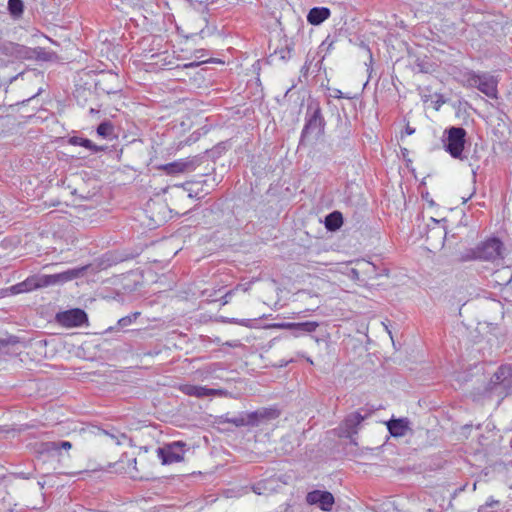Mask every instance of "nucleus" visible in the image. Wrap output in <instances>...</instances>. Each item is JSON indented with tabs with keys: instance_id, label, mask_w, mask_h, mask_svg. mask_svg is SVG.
<instances>
[{
	"instance_id": "41",
	"label": "nucleus",
	"mask_w": 512,
	"mask_h": 512,
	"mask_svg": "<svg viewBox=\"0 0 512 512\" xmlns=\"http://www.w3.org/2000/svg\"><path fill=\"white\" fill-rule=\"evenodd\" d=\"M351 275L353 278L359 279V270H357L355 268L351 269Z\"/></svg>"
},
{
	"instance_id": "3",
	"label": "nucleus",
	"mask_w": 512,
	"mask_h": 512,
	"mask_svg": "<svg viewBox=\"0 0 512 512\" xmlns=\"http://www.w3.org/2000/svg\"><path fill=\"white\" fill-rule=\"evenodd\" d=\"M326 121L322 114L320 104L316 101H312L308 104L305 125L301 132L300 144H305L311 135H314L316 139L324 135Z\"/></svg>"
},
{
	"instance_id": "11",
	"label": "nucleus",
	"mask_w": 512,
	"mask_h": 512,
	"mask_svg": "<svg viewBox=\"0 0 512 512\" xmlns=\"http://www.w3.org/2000/svg\"><path fill=\"white\" fill-rule=\"evenodd\" d=\"M306 502L309 505H317L323 511H331L335 499L329 491L313 490L307 493Z\"/></svg>"
},
{
	"instance_id": "40",
	"label": "nucleus",
	"mask_w": 512,
	"mask_h": 512,
	"mask_svg": "<svg viewBox=\"0 0 512 512\" xmlns=\"http://www.w3.org/2000/svg\"><path fill=\"white\" fill-rule=\"evenodd\" d=\"M414 132H415V129H414V128L410 127L409 125H407V126H406V128H405V133H406L407 135H412V134H414Z\"/></svg>"
},
{
	"instance_id": "4",
	"label": "nucleus",
	"mask_w": 512,
	"mask_h": 512,
	"mask_svg": "<svg viewBox=\"0 0 512 512\" xmlns=\"http://www.w3.org/2000/svg\"><path fill=\"white\" fill-rule=\"evenodd\" d=\"M504 245L499 238L492 237L480 242L475 248L471 249L466 257L468 260H481L495 262L502 260Z\"/></svg>"
},
{
	"instance_id": "13",
	"label": "nucleus",
	"mask_w": 512,
	"mask_h": 512,
	"mask_svg": "<svg viewBox=\"0 0 512 512\" xmlns=\"http://www.w3.org/2000/svg\"><path fill=\"white\" fill-rule=\"evenodd\" d=\"M1 51L7 56H14L19 58L29 57L30 50L28 47L14 43V42H3L0 45Z\"/></svg>"
},
{
	"instance_id": "33",
	"label": "nucleus",
	"mask_w": 512,
	"mask_h": 512,
	"mask_svg": "<svg viewBox=\"0 0 512 512\" xmlns=\"http://www.w3.org/2000/svg\"><path fill=\"white\" fill-rule=\"evenodd\" d=\"M220 365H221L220 363H214V364H211V365L207 366L205 368L206 378L209 375L214 374L218 369H220Z\"/></svg>"
},
{
	"instance_id": "39",
	"label": "nucleus",
	"mask_w": 512,
	"mask_h": 512,
	"mask_svg": "<svg viewBox=\"0 0 512 512\" xmlns=\"http://www.w3.org/2000/svg\"><path fill=\"white\" fill-rule=\"evenodd\" d=\"M252 490L254 493L258 494V495H261L262 494V487H261V484H256L252 487Z\"/></svg>"
},
{
	"instance_id": "10",
	"label": "nucleus",
	"mask_w": 512,
	"mask_h": 512,
	"mask_svg": "<svg viewBox=\"0 0 512 512\" xmlns=\"http://www.w3.org/2000/svg\"><path fill=\"white\" fill-rule=\"evenodd\" d=\"M200 162L201 158L198 156H193L167 163L161 166V169L169 175H175L179 173L194 171L200 165Z\"/></svg>"
},
{
	"instance_id": "23",
	"label": "nucleus",
	"mask_w": 512,
	"mask_h": 512,
	"mask_svg": "<svg viewBox=\"0 0 512 512\" xmlns=\"http://www.w3.org/2000/svg\"><path fill=\"white\" fill-rule=\"evenodd\" d=\"M38 452L41 453V454H47V455H50V456H54L55 454H59L58 453V447H57V441L42 442L39 445Z\"/></svg>"
},
{
	"instance_id": "34",
	"label": "nucleus",
	"mask_w": 512,
	"mask_h": 512,
	"mask_svg": "<svg viewBox=\"0 0 512 512\" xmlns=\"http://www.w3.org/2000/svg\"><path fill=\"white\" fill-rule=\"evenodd\" d=\"M58 453L61 449L70 450L72 448V443L69 441H57Z\"/></svg>"
},
{
	"instance_id": "2",
	"label": "nucleus",
	"mask_w": 512,
	"mask_h": 512,
	"mask_svg": "<svg viewBox=\"0 0 512 512\" xmlns=\"http://www.w3.org/2000/svg\"><path fill=\"white\" fill-rule=\"evenodd\" d=\"M485 394L498 398V404L512 394V365H501L488 383Z\"/></svg>"
},
{
	"instance_id": "12",
	"label": "nucleus",
	"mask_w": 512,
	"mask_h": 512,
	"mask_svg": "<svg viewBox=\"0 0 512 512\" xmlns=\"http://www.w3.org/2000/svg\"><path fill=\"white\" fill-rule=\"evenodd\" d=\"M179 390L187 396L196 398H205L209 396L219 395L221 393V391L217 389H211L204 386L192 384L180 385Z\"/></svg>"
},
{
	"instance_id": "6",
	"label": "nucleus",
	"mask_w": 512,
	"mask_h": 512,
	"mask_svg": "<svg viewBox=\"0 0 512 512\" xmlns=\"http://www.w3.org/2000/svg\"><path fill=\"white\" fill-rule=\"evenodd\" d=\"M466 136L467 132L463 127L452 126L447 128L442 139L445 151L455 159H462Z\"/></svg>"
},
{
	"instance_id": "16",
	"label": "nucleus",
	"mask_w": 512,
	"mask_h": 512,
	"mask_svg": "<svg viewBox=\"0 0 512 512\" xmlns=\"http://www.w3.org/2000/svg\"><path fill=\"white\" fill-rule=\"evenodd\" d=\"M319 327V323L316 321H305V322H292V334L298 337L304 333H312Z\"/></svg>"
},
{
	"instance_id": "14",
	"label": "nucleus",
	"mask_w": 512,
	"mask_h": 512,
	"mask_svg": "<svg viewBox=\"0 0 512 512\" xmlns=\"http://www.w3.org/2000/svg\"><path fill=\"white\" fill-rule=\"evenodd\" d=\"M389 433L393 437H402L409 429V421L407 418L390 419L387 423Z\"/></svg>"
},
{
	"instance_id": "26",
	"label": "nucleus",
	"mask_w": 512,
	"mask_h": 512,
	"mask_svg": "<svg viewBox=\"0 0 512 512\" xmlns=\"http://www.w3.org/2000/svg\"><path fill=\"white\" fill-rule=\"evenodd\" d=\"M103 432H104V434L109 436L112 440H114L117 445H121L125 441L131 442V439L125 433H121L116 430H113L112 432L104 430Z\"/></svg>"
},
{
	"instance_id": "15",
	"label": "nucleus",
	"mask_w": 512,
	"mask_h": 512,
	"mask_svg": "<svg viewBox=\"0 0 512 512\" xmlns=\"http://www.w3.org/2000/svg\"><path fill=\"white\" fill-rule=\"evenodd\" d=\"M331 15V11L327 7H314L310 9L307 15V21L311 25H320Z\"/></svg>"
},
{
	"instance_id": "36",
	"label": "nucleus",
	"mask_w": 512,
	"mask_h": 512,
	"mask_svg": "<svg viewBox=\"0 0 512 512\" xmlns=\"http://www.w3.org/2000/svg\"><path fill=\"white\" fill-rule=\"evenodd\" d=\"M272 327L277 328V329L290 330V328H292V322L276 323V324H273Z\"/></svg>"
},
{
	"instance_id": "43",
	"label": "nucleus",
	"mask_w": 512,
	"mask_h": 512,
	"mask_svg": "<svg viewBox=\"0 0 512 512\" xmlns=\"http://www.w3.org/2000/svg\"><path fill=\"white\" fill-rule=\"evenodd\" d=\"M89 113L90 114L98 113V110H96L94 108H90Z\"/></svg>"
},
{
	"instance_id": "37",
	"label": "nucleus",
	"mask_w": 512,
	"mask_h": 512,
	"mask_svg": "<svg viewBox=\"0 0 512 512\" xmlns=\"http://www.w3.org/2000/svg\"><path fill=\"white\" fill-rule=\"evenodd\" d=\"M234 293V290H230L228 291L222 298H221V301H222V304L225 305L229 302L231 296L233 295Z\"/></svg>"
},
{
	"instance_id": "8",
	"label": "nucleus",
	"mask_w": 512,
	"mask_h": 512,
	"mask_svg": "<svg viewBox=\"0 0 512 512\" xmlns=\"http://www.w3.org/2000/svg\"><path fill=\"white\" fill-rule=\"evenodd\" d=\"M186 443L175 441L157 448V455L163 465H170L184 460Z\"/></svg>"
},
{
	"instance_id": "9",
	"label": "nucleus",
	"mask_w": 512,
	"mask_h": 512,
	"mask_svg": "<svg viewBox=\"0 0 512 512\" xmlns=\"http://www.w3.org/2000/svg\"><path fill=\"white\" fill-rule=\"evenodd\" d=\"M55 321L66 328L81 327L88 324V315L84 310L74 308L58 312L55 315Z\"/></svg>"
},
{
	"instance_id": "28",
	"label": "nucleus",
	"mask_w": 512,
	"mask_h": 512,
	"mask_svg": "<svg viewBox=\"0 0 512 512\" xmlns=\"http://www.w3.org/2000/svg\"><path fill=\"white\" fill-rule=\"evenodd\" d=\"M362 272L369 278L379 277V274L376 272V266L370 262H364L362 264Z\"/></svg>"
},
{
	"instance_id": "1",
	"label": "nucleus",
	"mask_w": 512,
	"mask_h": 512,
	"mask_svg": "<svg viewBox=\"0 0 512 512\" xmlns=\"http://www.w3.org/2000/svg\"><path fill=\"white\" fill-rule=\"evenodd\" d=\"M87 266L78 268L68 269L61 273L46 275V274H35L27 277L24 280L25 286L28 292L36 289L45 288L57 284H63L72 281L80 276H83L87 270Z\"/></svg>"
},
{
	"instance_id": "38",
	"label": "nucleus",
	"mask_w": 512,
	"mask_h": 512,
	"mask_svg": "<svg viewBox=\"0 0 512 512\" xmlns=\"http://www.w3.org/2000/svg\"><path fill=\"white\" fill-rule=\"evenodd\" d=\"M210 60H206V62H209ZM202 63H205V61H202V62H190L188 64H185L184 65V68H194V67H198L200 64Z\"/></svg>"
},
{
	"instance_id": "24",
	"label": "nucleus",
	"mask_w": 512,
	"mask_h": 512,
	"mask_svg": "<svg viewBox=\"0 0 512 512\" xmlns=\"http://www.w3.org/2000/svg\"><path fill=\"white\" fill-rule=\"evenodd\" d=\"M261 422L265 420H274L280 416V411L276 408H261L258 409Z\"/></svg>"
},
{
	"instance_id": "31",
	"label": "nucleus",
	"mask_w": 512,
	"mask_h": 512,
	"mask_svg": "<svg viewBox=\"0 0 512 512\" xmlns=\"http://www.w3.org/2000/svg\"><path fill=\"white\" fill-rule=\"evenodd\" d=\"M415 66L421 73H428L430 71L429 64L422 60L417 59Z\"/></svg>"
},
{
	"instance_id": "7",
	"label": "nucleus",
	"mask_w": 512,
	"mask_h": 512,
	"mask_svg": "<svg viewBox=\"0 0 512 512\" xmlns=\"http://www.w3.org/2000/svg\"><path fill=\"white\" fill-rule=\"evenodd\" d=\"M372 414V410L361 408L359 411L352 412L347 415L340 426V436L349 438L351 442L353 441V436L358 433V427L366 418H368Z\"/></svg>"
},
{
	"instance_id": "22",
	"label": "nucleus",
	"mask_w": 512,
	"mask_h": 512,
	"mask_svg": "<svg viewBox=\"0 0 512 512\" xmlns=\"http://www.w3.org/2000/svg\"><path fill=\"white\" fill-rule=\"evenodd\" d=\"M8 11L14 18H19L24 12V3L22 0H8Z\"/></svg>"
},
{
	"instance_id": "32",
	"label": "nucleus",
	"mask_w": 512,
	"mask_h": 512,
	"mask_svg": "<svg viewBox=\"0 0 512 512\" xmlns=\"http://www.w3.org/2000/svg\"><path fill=\"white\" fill-rule=\"evenodd\" d=\"M228 422H230L236 426H246L247 425L245 416L234 417L232 419H229Z\"/></svg>"
},
{
	"instance_id": "27",
	"label": "nucleus",
	"mask_w": 512,
	"mask_h": 512,
	"mask_svg": "<svg viewBox=\"0 0 512 512\" xmlns=\"http://www.w3.org/2000/svg\"><path fill=\"white\" fill-rule=\"evenodd\" d=\"M19 342V337L14 335H10L6 338H0V351H3L8 346H14Z\"/></svg>"
},
{
	"instance_id": "29",
	"label": "nucleus",
	"mask_w": 512,
	"mask_h": 512,
	"mask_svg": "<svg viewBox=\"0 0 512 512\" xmlns=\"http://www.w3.org/2000/svg\"><path fill=\"white\" fill-rule=\"evenodd\" d=\"M245 418H246L247 426H257L261 423V419H260L258 410L248 413L245 416Z\"/></svg>"
},
{
	"instance_id": "17",
	"label": "nucleus",
	"mask_w": 512,
	"mask_h": 512,
	"mask_svg": "<svg viewBox=\"0 0 512 512\" xmlns=\"http://www.w3.org/2000/svg\"><path fill=\"white\" fill-rule=\"evenodd\" d=\"M68 142L71 145L82 146V147H84L86 149H89L93 153L102 152V151H104L106 149V147H104V146H98V145L94 144L88 138H83V137H79V136H72V137H70Z\"/></svg>"
},
{
	"instance_id": "30",
	"label": "nucleus",
	"mask_w": 512,
	"mask_h": 512,
	"mask_svg": "<svg viewBox=\"0 0 512 512\" xmlns=\"http://www.w3.org/2000/svg\"><path fill=\"white\" fill-rule=\"evenodd\" d=\"M11 292L13 294H20V293H25V292H28L27 291V288L25 286V283L24 281L20 282V283H17L15 285H13L11 288H10Z\"/></svg>"
},
{
	"instance_id": "5",
	"label": "nucleus",
	"mask_w": 512,
	"mask_h": 512,
	"mask_svg": "<svg viewBox=\"0 0 512 512\" xmlns=\"http://www.w3.org/2000/svg\"><path fill=\"white\" fill-rule=\"evenodd\" d=\"M464 77L468 87L477 88L489 98H498V80L495 76L488 73L468 71L464 74Z\"/></svg>"
},
{
	"instance_id": "21",
	"label": "nucleus",
	"mask_w": 512,
	"mask_h": 512,
	"mask_svg": "<svg viewBox=\"0 0 512 512\" xmlns=\"http://www.w3.org/2000/svg\"><path fill=\"white\" fill-rule=\"evenodd\" d=\"M114 130V125L111 121L105 120L98 125L96 132L98 136L104 139H112L114 137Z\"/></svg>"
},
{
	"instance_id": "25",
	"label": "nucleus",
	"mask_w": 512,
	"mask_h": 512,
	"mask_svg": "<svg viewBox=\"0 0 512 512\" xmlns=\"http://www.w3.org/2000/svg\"><path fill=\"white\" fill-rule=\"evenodd\" d=\"M29 50H30V53L28 54L29 55L28 58H36L38 60H43V61H47L50 59V53L47 52L42 47H36L33 49L29 48Z\"/></svg>"
},
{
	"instance_id": "20",
	"label": "nucleus",
	"mask_w": 512,
	"mask_h": 512,
	"mask_svg": "<svg viewBox=\"0 0 512 512\" xmlns=\"http://www.w3.org/2000/svg\"><path fill=\"white\" fill-rule=\"evenodd\" d=\"M139 316H140V312H133L127 316H124L118 320L115 327H110L109 329H107V332L124 329V328L130 326L132 323H134Z\"/></svg>"
},
{
	"instance_id": "42",
	"label": "nucleus",
	"mask_w": 512,
	"mask_h": 512,
	"mask_svg": "<svg viewBox=\"0 0 512 512\" xmlns=\"http://www.w3.org/2000/svg\"><path fill=\"white\" fill-rule=\"evenodd\" d=\"M204 52L205 51L203 49L196 51V53L199 54V56H198L199 58L204 56Z\"/></svg>"
},
{
	"instance_id": "35",
	"label": "nucleus",
	"mask_w": 512,
	"mask_h": 512,
	"mask_svg": "<svg viewBox=\"0 0 512 512\" xmlns=\"http://www.w3.org/2000/svg\"><path fill=\"white\" fill-rule=\"evenodd\" d=\"M310 66H311V61L309 60H306L304 65L301 67V75L303 77H307L308 76V73H309V70H310Z\"/></svg>"
},
{
	"instance_id": "19",
	"label": "nucleus",
	"mask_w": 512,
	"mask_h": 512,
	"mask_svg": "<svg viewBox=\"0 0 512 512\" xmlns=\"http://www.w3.org/2000/svg\"><path fill=\"white\" fill-rule=\"evenodd\" d=\"M118 81V78L116 75H113V74H110L107 79H103V80H99L97 83H96V89H98L99 91H102L106 94H116L120 91V88L119 87H110V85H106V82L107 81Z\"/></svg>"
},
{
	"instance_id": "18",
	"label": "nucleus",
	"mask_w": 512,
	"mask_h": 512,
	"mask_svg": "<svg viewBox=\"0 0 512 512\" xmlns=\"http://www.w3.org/2000/svg\"><path fill=\"white\" fill-rule=\"evenodd\" d=\"M343 224V217L339 211H333L325 218V226L329 231H336Z\"/></svg>"
}]
</instances>
